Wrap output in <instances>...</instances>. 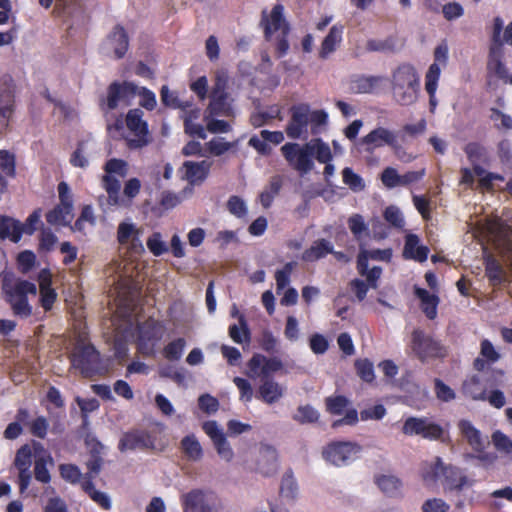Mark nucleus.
I'll return each instance as SVG.
<instances>
[{"label":"nucleus","mask_w":512,"mask_h":512,"mask_svg":"<svg viewBox=\"0 0 512 512\" xmlns=\"http://www.w3.org/2000/svg\"><path fill=\"white\" fill-rule=\"evenodd\" d=\"M2 289L14 315L27 318L32 314V307L28 303L27 295L35 296L37 294V287L34 283L16 278L12 273H5Z\"/></svg>","instance_id":"1"},{"label":"nucleus","mask_w":512,"mask_h":512,"mask_svg":"<svg viewBox=\"0 0 512 512\" xmlns=\"http://www.w3.org/2000/svg\"><path fill=\"white\" fill-rule=\"evenodd\" d=\"M393 99L400 105L408 106L417 101L420 78L410 64L399 65L391 74Z\"/></svg>","instance_id":"2"},{"label":"nucleus","mask_w":512,"mask_h":512,"mask_svg":"<svg viewBox=\"0 0 512 512\" xmlns=\"http://www.w3.org/2000/svg\"><path fill=\"white\" fill-rule=\"evenodd\" d=\"M283 12V5L276 4L270 13H267L266 10L262 12L261 20L265 37L268 41L275 44L279 57L285 55L289 49V43L286 38L290 29Z\"/></svg>","instance_id":"3"},{"label":"nucleus","mask_w":512,"mask_h":512,"mask_svg":"<svg viewBox=\"0 0 512 512\" xmlns=\"http://www.w3.org/2000/svg\"><path fill=\"white\" fill-rule=\"evenodd\" d=\"M425 481L436 482L443 478L444 489L461 490L467 484V477L458 467L445 465L440 457L434 463L427 464L422 472Z\"/></svg>","instance_id":"4"},{"label":"nucleus","mask_w":512,"mask_h":512,"mask_svg":"<svg viewBox=\"0 0 512 512\" xmlns=\"http://www.w3.org/2000/svg\"><path fill=\"white\" fill-rule=\"evenodd\" d=\"M503 27V19L500 17H495L493 21V31L487 67L488 70L494 73L498 78L512 84V75H509L508 70L502 61L505 54L501 42V32Z\"/></svg>","instance_id":"5"},{"label":"nucleus","mask_w":512,"mask_h":512,"mask_svg":"<svg viewBox=\"0 0 512 512\" xmlns=\"http://www.w3.org/2000/svg\"><path fill=\"white\" fill-rule=\"evenodd\" d=\"M137 96L136 85L133 82H113L107 88L106 96L100 99L99 105L103 112L129 106Z\"/></svg>","instance_id":"6"},{"label":"nucleus","mask_w":512,"mask_h":512,"mask_svg":"<svg viewBox=\"0 0 512 512\" xmlns=\"http://www.w3.org/2000/svg\"><path fill=\"white\" fill-rule=\"evenodd\" d=\"M362 451L361 445L352 441H334L322 450V456L328 463L337 466H347L355 461Z\"/></svg>","instance_id":"7"},{"label":"nucleus","mask_w":512,"mask_h":512,"mask_svg":"<svg viewBox=\"0 0 512 512\" xmlns=\"http://www.w3.org/2000/svg\"><path fill=\"white\" fill-rule=\"evenodd\" d=\"M143 117L144 112L139 108L129 110L126 115V126L133 134L132 138L126 139L129 148L139 149L151 142L148 124Z\"/></svg>","instance_id":"8"},{"label":"nucleus","mask_w":512,"mask_h":512,"mask_svg":"<svg viewBox=\"0 0 512 512\" xmlns=\"http://www.w3.org/2000/svg\"><path fill=\"white\" fill-rule=\"evenodd\" d=\"M72 365L85 377L101 372L99 353L92 345L78 344L71 357Z\"/></svg>","instance_id":"9"},{"label":"nucleus","mask_w":512,"mask_h":512,"mask_svg":"<svg viewBox=\"0 0 512 512\" xmlns=\"http://www.w3.org/2000/svg\"><path fill=\"white\" fill-rule=\"evenodd\" d=\"M362 143L367 145V151H373L376 148L389 146L394 151L396 157L404 162L412 161V158L404 159L401 156L402 147L398 144L397 134L384 127H377L369 132L363 139Z\"/></svg>","instance_id":"10"},{"label":"nucleus","mask_w":512,"mask_h":512,"mask_svg":"<svg viewBox=\"0 0 512 512\" xmlns=\"http://www.w3.org/2000/svg\"><path fill=\"white\" fill-rule=\"evenodd\" d=\"M410 348L422 361L428 358L443 357L445 355V349L441 344L427 336L420 329H415L412 332Z\"/></svg>","instance_id":"11"},{"label":"nucleus","mask_w":512,"mask_h":512,"mask_svg":"<svg viewBox=\"0 0 512 512\" xmlns=\"http://www.w3.org/2000/svg\"><path fill=\"white\" fill-rule=\"evenodd\" d=\"M128 47L129 39L125 29L116 25L102 42L100 50L108 57L121 59L126 54Z\"/></svg>","instance_id":"12"},{"label":"nucleus","mask_w":512,"mask_h":512,"mask_svg":"<svg viewBox=\"0 0 512 512\" xmlns=\"http://www.w3.org/2000/svg\"><path fill=\"white\" fill-rule=\"evenodd\" d=\"M283 368V363L276 357L268 358L262 354H254L248 362L247 375L251 379H272L271 375Z\"/></svg>","instance_id":"13"},{"label":"nucleus","mask_w":512,"mask_h":512,"mask_svg":"<svg viewBox=\"0 0 512 512\" xmlns=\"http://www.w3.org/2000/svg\"><path fill=\"white\" fill-rule=\"evenodd\" d=\"M281 151L288 163L301 173L309 172L313 167L312 156L307 143L300 146L297 143H286Z\"/></svg>","instance_id":"14"},{"label":"nucleus","mask_w":512,"mask_h":512,"mask_svg":"<svg viewBox=\"0 0 512 512\" xmlns=\"http://www.w3.org/2000/svg\"><path fill=\"white\" fill-rule=\"evenodd\" d=\"M226 81L220 77L217 78L212 93L210 103L205 110L204 115L231 116L233 109L228 102V94L225 91Z\"/></svg>","instance_id":"15"},{"label":"nucleus","mask_w":512,"mask_h":512,"mask_svg":"<svg viewBox=\"0 0 512 512\" xmlns=\"http://www.w3.org/2000/svg\"><path fill=\"white\" fill-rule=\"evenodd\" d=\"M202 429L211 439L219 457L230 462L234 457V452L218 423L214 420L206 421L202 424Z\"/></svg>","instance_id":"16"},{"label":"nucleus","mask_w":512,"mask_h":512,"mask_svg":"<svg viewBox=\"0 0 512 512\" xmlns=\"http://www.w3.org/2000/svg\"><path fill=\"white\" fill-rule=\"evenodd\" d=\"M291 118L286 127L287 136L291 139H299L308 132V104L294 105L290 109Z\"/></svg>","instance_id":"17"},{"label":"nucleus","mask_w":512,"mask_h":512,"mask_svg":"<svg viewBox=\"0 0 512 512\" xmlns=\"http://www.w3.org/2000/svg\"><path fill=\"white\" fill-rule=\"evenodd\" d=\"M256 469L264 476H271L277 472L278 454L273 446L260 444L256 456Z\"/></svg>","instance_id":"18"},{"label":"nucleus","mask_w":512,"mask_h":512,"mask_svg":"<svg viewBox=\"0 0 512 512\" xmlns=\"http://www.w3.org/2000/svg\"><path fill=\"white\" fill-rule=\"evenodd\" d=\"M153 445L154 441L149 433L142 430H133L122 435L118 449L121 452L144 450L153 447Z\"/></svg>","instance_id":"19"},{"label":"nucleus","mask_w":512,"mask_h":512,"mask_svg":"<svg viewBox=\"0 0 512 512\" xmlns=\"http://www.w3.org/2000/svg\"><path fill=\"white\" fill-rule=\"evenodd\" d=\"M117 240L120 244H130V249L134 253L144 252V246L141 241V230L131 222H121L117 229Z\"/></svg>","instance_id":"20"},{"label":"nucleus","mask_w":512,"mask_h":512,"mask_svg":"<svg viewBox=\"0 0 512 512\" xmlns=\"http://www.w3.org/2000/svg\"><path fill=\"white\" fill-rule=\"evenodd\" d=\"M165 332L164 325L154 319H148L139 325V341L141 347L150 344L149 350L163 337Z\"/></svg>","instance_id":"21"},{"label":"nucleus","mask_w":512,"mask_h":512,"mask_svg":"<svg viewBox=\"0 0 512 512\" xmlns=\"http://www.w3.org/2000/svg\"><path fill=\"white\" fill-rule=\"evenodd\" d=\"M257 397L264 403L272 405L278 402L285 393V388L274 379H264L258 387Z\"/></svg>","instance_id":"22"},{"label":"nucleus","mask_w":512,"mask_h":512,"mask_svg":"<svg viewBox=\"0 0 512 512\" xmlns=\"http://www.w3.org/2000/svg\"><path fill=\"white\" fill-rule=\"evenodd\" d=\"M464 151L471 162L476 176H482L485 173V169L481 164H487L489 161L488 152L482 145L472 142L468 143Z\"/></svg>","instance_id":"23"},{"label":"nucleus","mask_w":512,"mask_h":512,"mask_svg":"<svg viewBox=\"0 0 512 512\" xmlns=\"http://www.w3.org/2000/svg\"><path fill=\"white\" fill-rule=\"evenodd\" d=\"M212 162L202 160L200 162L186 161L183 164L185 179L191 184H200L208 176Z\"/></svg>","instance_id":"24"},{"label":"nucleus","mask_w":512,"mask_h":512,"mask_svg":"<svg viewBox=\"0 0 512 512\" xmlns=\"http://www.w3.org/2000/svg\"><path fill=\"white\" fill-rule=\"evenodd\" d=\"M495 245L499 253L504 257L512 256V227L506 224H497L494 227Z\"/></svg>","instance_id":"25"},{"label":"nucleus","mask_w":512,"mask_h":512,"mask_svg":"<svg viewBox=\"0 0 512 512\" xmlns=\"http://www.w3.org/2000/svg\"><path fill=\"white\" fill-rule=\"evenodd\" d=\"M500 353L495 349L493 344L484 339L481 342L480 355L474 360V368L477 371H485L491 364H494L500 359Z\"/></svg>","instance_id":"26"},{"label":"nucleus","mask_w":512,"mask_h":512,"mask_svg":"<svg viewBox=\"0 0 512 512\" xmlns=\"http://www.w3.org/2000/svg\"><path fill=\"white\" fill-rule=\"evenodd\" d=\"M40 290V303L44 310L49 311L57 299V293L51 287V275L46 270H42L38 277Z\"/></svg>","instance_id":"27"},{"label":"nucleus","mask_w":512,"mask_h":512,"mask_svg":"<svg viewBox=\"0 0 512 512\" xmlns=\"http://www.w3.org/2000/svg\"><path fill=\"white\" fill-rule=\"evenodd\" d=\"M419 242V237L415 234H408L406 236L403 250V256L406 259H413L419 262L427 260L429 248L427 246L419 245Z\"/></svg>","instance_id":"28"},{"label":"nucleus","mask_w":512,"mask_h":512,"mask_svg":"<svg viewBox=\"0 0 512 512\" xmlns=\"http://www.w3.org/2000/svg\"><path fill=\"white\" fill-rule=\"evenodd\" d=\"M457 427L461 435L467 440L473 450L478 452L482 451L484 448V442L481 432L471 423V421L461 419L458 422Z\"/></svg>","instance_id":"29"},{"label":"nucleus","mask_w":512,"mask_h":512,"mask_svg":"<svg viewBox=\"0 0 512 512\" xmlns=\"http://www.w3.org/2000/svg\"><path fill=\"white\" fill-rule=\"evenodd\" d=\"M102 187L107 192V204L110 206H125V199L121 198L120 181L112 175H104L102 177Z\"/></svg>","instance_id":"30"},{"label":"nucleus","mask_w":512,"mask_h":512,"mask_svg":"<svg viewBox=\"0 0 512 512\" xmlns=\"http://www.w3.org/2000/svg\"><path fill=\"white\" fill-rule=\"evenodd\" d=\"M485 274L493 286H498L505 280V271L500 262L491 254L484 256Z\"/></svg>","instance_id":"31"},{"label":"nucleus","mask_w":512,"mask_h":512,"mask_svg":"<svg viewBox=\"0 0 512 512\" xmlns=\"http://www.w3.org/2000/svg\"><path fill=\"white\" fill-rule=\"evenodd\" d=\"M343 27L334 25L330 28L328 35L324 38L319 50V57L326 59L342 41Z\"/></svg>","instance_id":"32"},{"label":"nucleus","mask_w":512,"mask_h":512,"mask_svg":"<svg viewBox=\"0 0 512 512\" xmlns=\"http://www.w3.org/2000/svg\"><path fill=\"white\" fill-rule=\"evenodd\" d=\"M383 81L381 76H359L351 81L350 89L355 93H373Z\"/></svg>","instance_id":"33"},{"label":"nucleus","mask_w":512,"mask_h":512,"mask_svg":"<svg viewBox=\"0 0 512 512\" xmlns=\"http://www.w3.org/2000/svg\"><path fill=\"white\" fill-rule=\"evenodd\" d=\"M182 504L184 512H204L206 507L205 494L200 489H194L183 494Z\"/></svg>","instance_id":"34"},{"label":"nucleus","mask_w":512,"mask_h":512,"mask_svg":"<svg viewBox=\"0 0 512 512\" xmlns=\"http://www.w3.org/2000/svg\"><path fill=\"white\" fill-rule=\"evenodd\" d=\"M180 449L190 461H200L203 458V448L194 434L186 435L180 442Z\"/></svg>","instance_id":"35"},{"label":"nucleus","mask_w":512,"mask_h":512,"mask_svg":"<svg viewBox=\"0 0 512 512\" xmlns=\"http://www.w3.org/2000/svg\"><path fill=\"white\" fill-rule=\"evenodd\" d=\"M333 253V244L326 239H319L304 251L302 259L307 262H313Z\"/></svg>","instance_id":"36"},{"label":"nucleus","mask_w":512,"mask_h":512,"mask_svg":"<svg viewBox=\"0 0 512 512\" xmlns=\"http://www.w3.org/2000/svg\"><path fill=\"white\" fill-rule=\"evenodd\" d=\"M73 205H57L46 215V220L52 225H69L73 219Z\"/></svg>","instance_id":"37"},{"label":"nucleus","mask_w":512,"mask_h":512,"mask_svg":"<svg viewBox=\"0 0 512 512\" xmlns=\"http://www.w3.org/2000/svg\"><path fill=\"white\" fill-rule=\"evenodd\" d=\"M23 234L22 223L10 218L2 217L0 220V238H10L13 242L17 243Z\"/></svg>","instance_id":"38"},{"label":"nucleus","mask_w":512,"mask_h":512,"mask_svg":"<svg viewBox=\"0 0 512 512\" xmlns=\"http://www.w3.org/2000/svg\"><path fill=\"white\" fill-rule=\"evenodd\" d=\"M415 295L421 300V307L429 319H434L437 315L438 297L430 294L423 288H415Z\"/></svg>","instance_id":"39"},{"label":"nucleus","mask_w":512,"mask_h":512,"mask_svg":"<svg viewBox=\"0 0 512 512\" xmlns=\"http://www.w3.org/2000/svg\"><path fill=\"white\" fill-rule=\"evenodd\" d=\"M462 392L473 400L486 399V388L477 376H471L463 382Z\"/></svg>","instance_id":"40"},{"label":"nucleus","mask_w":512,"mask_h":512,"mask_svg":"<svg viewBox=\"0 0 512 512\" xmlns=\"http://www.w3.org/2000/svg\"><path fill=\"white\" fill-rule=\"evenodd\" d=\"M237 144L238 141L228 142L223 137H213L204 144V150L212 156L219 157L235 148Z\"/></svg>","instance_id":"41"},{"label":"nucleus","mask_w":512,"mask_h":512,"mask_svg":"<svg viewBox=\"0 0 512 512\" xmlns=\"http://www.w3.org/2000/svg\"><path fill=\"white\" fill-rule=\"evenodd\" d=\"M311 156H315L320 163H327L332 159V154L328 144L323 142L320 138H315L307 143Z\"/></svg>","instance_id":"42"},{"label":"nucleus","mask_w":512,"mask_h":512,"mask_svg":"<svg viewBox=\"0 0 512 512\" xmlns=\"http://www.w3.org/2000/svg\"><path fill=\"white\" fill-rule=\"evenodd\" d=\"M0 106H14V83L9 75H4L0 78Z\"/></svg>","instance_id":"43"},{"label":"nucleus","mask_w":512,"mask_h":512,"mask_svg":"<svg viewBox=\"0 0 512 512\" xmlns=\"http://www.w3.org/2000/svg\"><path fill=\"white\" fill-rule=\"evenodd\" d=\"M229 336L238 344L250 341V331L244 315L239 316V326L234 324L229 327Z\"/></svg>","instance_id":"44"},{"label":"nucleus","mask_w":512,"mask_h":512,"mask_svg":"<svg viewBox=\"0 0 512 512\" xmlns=\"http://www.w3.org/2000/svg\"><path fill=\"white\" fill-rule=\"evenodd\" d=\"M490 120L493 122L494 127L499 131L512 130V117L496 108L490 109Z\"/></svg>","instance_id":"45"},{"label":"nucleus","mask_w":512,"mask_h":512,"mask_svg":"<svg viewBox=\"0 0 512 512\" xmlns=\"http://www.w3.org/2000/svg\"><path fill=\"white\" fill-rule=\"evenodd\" d=\"M293 419L301 424L314 423L319 419V413L311 405H301L297 408Z\"/></svg>","instance_id":"46"},{"label":"nucleus","mask_w":512,"mask_h":512,"mask_svg":"<svg viewBox=\"0 0 512 512\" xmlns=\"http://www.w3.org/2000/svg\"><path fill=\"white\" fill-rule=\"evenodd\" d=\"M218 115H204L206 129L212 134L228 133L232 130L229 122L217 119Z\"/></svg>","instance_id":"47"},{"label":"nucleus","mask_w":512,"mask_h":512,"mask_svg":"<svg viewBox=\"0 0 512 512\" xmlns=\"http://www.w3.org/2000/svg\"><path fill=\"white\" fill-rule=\"evenodd\" d=\"M378 487L389 496L396 495L401 487L398 478L391 475H382L376 479Z\"/></svg>","instance_id":"48"},{"label":"nucleus","mask_w":512,"mask_h":512,"mask_svg":"<svg viewBox=\"0 0 512 512\" xmlns=\"http://www.w3.org/2000/svg\"><path fill=\"white\" fill-rule=\"evenodd\" d=\"M147 248L154 256H161L168 252L169 248L163 240L160 232H153L146 241Z\"/></svg>","instance_id":"49"},{"label":"nucleus","mask_w":512,"mask_h":512,"mask_svg":"<svg viewBox=\"0 0 512 512\" xmlns=\"http://www.w3.org/2000/svg\"><path fill=\"white\" fill-rule=\"evenodd\" d=\"M89 142L83 141L78 144L77 149L71 156L70 162L75 167L86 168L89 164Z\"/></svg>","instance_id":"50"},{"label":"nucleus","mask_w":512,"mask_h":512,"mask_svg":"<svg viewBox=\"0 0 512 512\" xmlns=\"http://www.w3.org/2000/svg\"><path fill=\"white\" fill-rule=\"evenodd\" d=\"M160 96L161 102L171 108L186 110V108L191 106L189 102H181L177 95L170 91L167 86H162Z\"/></svg>","instance_id":"51"},{"label":"nucleus","mask_w":512,"mask_h":512,"mask_svg":"<svg viewBox=\"0 0 512 512\" xmlns=\"http://www.w3.org/2000/svg\"><path fill=\"white\" fill-rule=\"evenodd\" d=\"M54 466V460L48 462V460L38 459L34 461V477L37 481L47 484L51 481V475L49 467Z\"/></svg>","instance_id":"52"},{"label":"nucleus","mask_w":512,"mask_h":512,"mask_svg":"<svg viewBox=\"0 0 512 512\" xmlns=\"http://www.w3.org/2000/svg\"><path fill=\"white\" fill-rule=\"evenodd\" d=\"M342 178L343 182L354 192H360L365 188L362 177L356 174L350 167L343 169Z\"/></svg>","instance_id":"53"},{"label":"nucleus","mask_w":512,"mask_h":512,"mask_svg":"<svg viewBox=\"0 0 512 512\" xmlns=\"http://www.w3.org/2000/svg\"><path fill=\"white\" fill-rule=\"evenodd\" d=\"M280 492L282 496L288 499H295L297 497L298 485L292 473L284 474L281 481Z\"/></svg>","instance_id":"54"},{"label":"nucleus","mask_w":512,"mask_h":512,"mask_svg":"<svg viewBox=\"0 0 512 512\" xmlns=\"http://www.w3.org/2000/svg\"><path fill=\"white\" fill-rule=\"evenodd\" d=\"M281 188V181L277 177H274L267 188H265L259 198L263 207H270L274 197L278 194Z\"/></svg>","instance_id":"55"},{"label":"nucleus","mask_w":512,"mask_h":512,"mask_svg":"<svg viewBox=\"0 0 512 512\" xmlns=\"http://www.w3.org/2000/svg\"><path fill=\"white\" fill-rule=\"evenodd\" d=\"M328 114L324 110L311 111L308 105V120L311 124V134L316 135L320 132V127L326 125Z\"/></svg>","instance_id":"56"},{"label":"nucleus","mask_w":512,"mask_h":512,"mask_svg":"<svg viewBox=\"0 0 512 512\" xmlns=\"http://www.w3.org/2000/svg\"><path fill=\"white\" fill-rule=\"evenodd\" d=\"M440 73L441 69L437 63L430 65L425 77V89L428 94L436 93Z\"/></svg>","instance_id":"57"},{"label":"nucleus","mask_w":512,"mask_h":512,"mask_svg":"<svg viewBox=\"0 0 512 512\" xmlns=\"http://www.w3.org/2000/svg\"><path fill=\"white\" fill-rule=\"evenodd\" d=\"M383 216L384 219L395 228L402 229L405 225L403 214L397 206H388Z\"/></svg>","instance_id":"58"},{"label":"nucleus","mask_w":512,"mask_h":512,"mask_svg":"<svg viewBox=\"0 0 512 512\" xmlns=\"http://www.w3.org/2000/svg\"><path fill=\"white\" fill-rule=\"evenodd\" d=\"M104 170L107 175L125 177L128 173V164L122 159L112 158L106 162Z\"/></svg>","instance_id":"59"},{"label":"nucleus","mask_w":512,"mask_h":512,"mask_svg":"<svg viewBox=\"0 0 512 512\" xmlns=\"http://www.w3.org/2000/svg\"><path fill=\"white\" fill-rule=\"evenodd\" d=\"M228 211L237 218H243L247 215V205L239 196L233 195L227 201Z\"/></svg>","instance_id":"60"},{"label":"nucleus","mask_w":512,"mask_h":512,"mask_svg":"<svg viewBox=\"0 0 512 512\" xmlns=\"http://www.w3.org/2000/svg\"><path fill=\"white\" fill-rule=\"evenodd\" d=\"M348 226L357 240H360L363 233L368 231L364 218L360 214H353L348 219Z\"/></svg>","instance_id":"61"},{"label":"nucleus","mask_w":512,"mask_h":512,"mask_svg":"<svg viewBox=\"0 0 512 512\" xmlns=\"http://www.w3.org/2000/svg\"><path fill=\"white\" fill-rule=\"evenodd\" d=\"M31 457L32 449L30 445H23L16 453L14 465L17 469H30Z\"/></svg>","instance_id":"62"},{"label":"nucleus","mask_w":512,"mask_h":512,"mask_svg":"<svg viewBox=\"0 0 512 512\" xmlns=\"http://www.w3.org/2000/svg\"><path fill=\"white\" fill-rule=\"evenodd\" d=\"M185 344L186 342L183 338L170 342L164 349L165 357L172 361L179 360L183 354Z\"/></svg>","instance_id":"63"},{"label":"nucleus","mask_w":512,"mask_h":512,"mask_svg":"<svg viewBox=\"0 0 512 512\" xmlns=\"http://www.w3.org/2000/svg\"><path fill=\"white\" fill-rule=\"evenodd\" d=\"M492 442L499 452L505 454L512 453V440L501 431H495L492 434Z\"/></svg>","instance_id":"64"}]
</instances>
